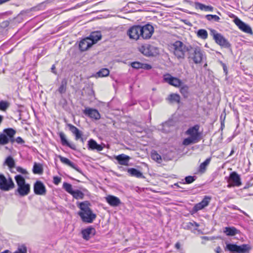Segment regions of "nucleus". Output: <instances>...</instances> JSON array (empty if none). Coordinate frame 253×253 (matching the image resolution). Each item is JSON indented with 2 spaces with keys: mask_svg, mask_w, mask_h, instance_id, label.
Masks as SVG:
<instances>
[{
  "mask_svg": "<svg viewBox=\"0 0 253 253\" xmlns=\"http://www.w3.org/2000/svg\"><path fill=\"white\" fill-rule=\"evenodd\" d=\"M90 205V203L88 201L81 202L78 205L81 210L78 214L84 222L92 223L96 217V214L93 213L89 208Z\"/></svg>",
  "mask_w": 253,
  "mask_h": 253,
  "instance_id": "f257e3e1",
  "label": "nucleus"
},
{
  "mask_svg": "<svg viewBox=\"0 0 253 253\" xmlns=\"http://www.w3.org/2000/svg\"><path fill=\"white\" fill-rule=\"evenodd\" d=\"M199 129L200 126L198 125L189 127L185 132L186 134L189 137L183 140V144L187 146L199 142L202 138V134L199 132Z\"/></svg>",
  "mask_w": 253,
  "mask_h": 253,
  "instance_id": "f03ea898",
  "label": "nucleus"
},
{
  "mask_svg": "<svg viewBox=\"0 0 253 253\" xmlns=\"http://www.w3.org/2000/svg\"><path fill=\"white\" fill-rule=\"evenodd\" d=\"M171 48L175 56L179 60L184 59L185 53L191 49V45L187 46L180 41H176L171 44Z\"/></svg>",
  "mask_w": 253,
  "mask_h": 253,
  "instance_id": "7ed1b4c3",
  "label": "nucleus"
},
{
  "mask_svg": "<svg viewBox=\"0 0 253 253\" xmlns=\"http://www.w3.org/2000/svg\"><path fill=\"white\" fill-rule=\"evenodd\" d=\"M15 179L17 185V189L15 191V194L20 197L28 195L30 192V185L26 183L24 178L21 175L15 176Z\"/></svg>",
  "mask_w": 253,
  "mask_h": 253,
  "instance_id": "20e7f679",
  "label": "nucleus"
},
{
  "mask_svg": "<svg viewBox=\"0 0 253 253\" xmlns=\"http://www.w3.org/2000/svg\"><path fill=\"white\" fill-rule=\"evenodd\" d=\"M16 130L12 128H7L3 130L0 133V145H4L9 142L13 143L15 141L14 136Z\"/></svg>",
  "mask_w": 253,
  "mask_h": 253,
  "instance_id": "39448f33",
  "label": "nucleus"
},
{
  "mask_svg": "<svg viewBox=\"0 0 253 253\" xmlns=\"http://www.w3.org/2000/svg\"><path fill=\"white\" fill-rule=\"evenodd\" d=\"M225 244V251L229 252L230 253H249L251 250L250 245L248 244H242L239 246L236 244L228 243Z\"/></svg>",
  "mask_w": 253,
  "mask_h": 253,
  "instance_id": "423d86ee",
  "label": "nucleus"
},
{
  "mask_svg": "<svg viewBox=\"0 0 253 253\" xmlns=\"http://www.w3.org/2000/svg\"><path fill=\"white\" fill-rule=\"evenodd\" d=\"M211 34L215 42L220 46L226 48H230L231 45L228 41L221 34L218 33L215 30H211Z\"/></svg>",
  "mask_w": 253,
  "mask_h": 253,
  "instance_id": "0eeeda50",
  "label": "nucleus"
},
{
  "mask_svg": "<svg viewBox=\"0 0 253 253\" xmlns=\"http://www.w3.org/2000/svg\"><path fill=\"white\" fill-rule=\"evenodd\" d=\"M189 54V58H191L195 64L200 63L204 58L203 51L199 46L194 47L191 46Z\"/></svg>",
  "mask_w": 253,
  "mask_h": 253,
  "instance_id": "6e6552de",
  "label": "nucleus"
},
{
  "mask_svg": "<svg viewBox=\"0 0 253 253\" xmlns=\"http://www.w3.org/2000/svg\"><path fill=\"white\" fill-rule=\"evenodd\" d=\"M15 184L11 177L6 179L3 174H0V189L8 191L14 188Z\"/></svg>",
  "mask_w": 253,
  "mask_h": 253,
  "instance_id": "1a4fd4ad",
  "label": "nucleus"
},
{
  "mask_svg": "<svg viewBox=\"0 0 253 253\" xmlns=\"http://www.w3.org/2000/svg\"><path fill=\"white\" fill-rule=\"evenodd\" d=\"M139 51L146 56H154L159 53L158 48L149 44L142 45L139 48Z\"/></svg>",
  "mask_w": 253,
  "mask_h": 253,
  "instance_id": "9d476101",
  "label": "nucleus"
},
{
  "mask_svg": "<svg viewBox=\"0 0 253 253\" xmlns=\"http://www.w3.org/2000/svg\"><path fill=\"white\" fill-rule=\"evenodd\" d=\"M227 182L228 183L227 185L228 188L234 186L239 187L242 184L240 176L235 171H233L230 173L229 177L227 179Z\"/></svg>",
  "mask_w": 253,
  "mask_h": 253,
  "instance_id": "9b49d317",
  "label": "nucleus"
},
{
  "mask_svg": "<svg viewBox=\"0 0 253 253\" xmlns=\"http://www.w3.org/2000/svg\"><path fill=\"white\" fill-rule=\"evenodd\" d=\"M141 37L143 39H149L154 33V28L150 24H147L143 26H140Z\"/></svg>",
  "mask_w": 253,
  "mask_h": 253,
  "instance_id": "f8f14e48",
  "label": "nucleus"
},
{
  "mask_svg": "<svg viewBox=\"0 0 253 253\" xmlns=\"http://www.w3.org/2000/svg\"><path fill=\"white\" fill-rule=\"evenodd\" d=\"M163 80L166 83L175 87H180L182 85V82L180 79L172 77L169 74L164 75Z\"/></svg>",
  "mask_w": 253,
  "mask_h": 253,
  "instance_id": "ddd939ff",
  "label": "nucleus"
},
{
  "mask_svg": "<svg viewBox=\"0 0 253 253\" xmlns=\"http://www.w3.org/2000/svg\"><path fill=\"white\" fill-rule=\"evenodd\" d=\"M127 35L131 39L138 40L140 36V25L133 26L127 31Z\"/></svg>",
  "mask_w": 253,
  "mask_h": 253,
  "instance_id": "4468645a",
  "label": "nucleus"
},
{
  "mask_svg": "<svg viewBox=\"0 0 253 253\" xmlns=\"http://www.w3.org/2000/svg\"><path fill=\"white\" fill-rule=\"evenodd\" d=\"M34 191L36 195H44L46 194L45 187L41 181H37L35 183Z\"/></svg>",
  "mask_w": 253,
  "mask_h": 253,
  "instance_id": "2eb2a0df",
  "label": "nucleus"
},
{
  "mask_svg": "<svg viewBox=\"0 0 253 253\" xmlns=\"http://www.w3.org/2000/svg\"><path fill=\"white\" fill-rule=\"evenodd\" d=\"M211 200V197L208 196H205L201 202L194 206L193 207V211L197 212L198 211L203 209L209 204Z\"/></svg>",
  "mask_w": 253,
  "mask_h": 253,
  "instance_id": "dca6fc26",
  "label": "nucleus"
},
{
  "mask_svg": "<svg viewBox=\"0 0 253 253\" xmlns=\"http://www.w3.org/2000/svg\"><path fill=\"white\" fill-rule=\"evenodd\" d=\"M83 112L85 115L91 119L97 120L100 118V115L98 111L96 109L90 108H86L83 111Z\"/></svg>",
  "mask_w": 253,
  "mask_h": 253,
  "instance_id": "f3484780",
  "label": "nucleus"
},
{
  "mask_svg": "<svg viewBox=\"0 0 253 253\" xmlns=\"http://www.w3.org/2000/svg\"><path fill=\"white\" fill-rule=\"evenodd\" d=\"M235 20L236 25L240 30L247 34H253L252 29L249 25L243 22L241 20L237 19Z\"/></svg>",
  "mask_w": 253,
  "mask_h": 253,
  "instance_id": "a211bd4d",
  "label": "nucleus"
},
{
  "mask_svg": "<svg viewBox=\"0 0 253 253\" xmlns=\"http://www.w3.org/2000/svg\"><path fill=\"white\" fill-rule=\"evenodd\" d=\"M105 200L110 206L113 207H118L122 204L120 199L113 195H108L105 197Z\"/></svg>",
  "mask_w": 253,
  "mask_h": 253,
  "instance_id": "6ab92c4d",
  "label": "nucleus"
},
{
  "mask_svg": "<svg viewBox=\"0 0 253 253\" xmlns=\"http://www.w3.org/2000/svg\"><path fill=\"white\" fill-rule=\"evenodd\" d=\"M92 45V42H90L88 37L81 40L79 43V48L82 51L88 49Z\"/></svg>",
  "mask_w": 253,
  "mask_h": 253,
  "instance_id": "aec40b11",
  "label": "nucleus"
},
{
  "mask_svg": "<svg viewBox=\"0 0 253 253\" xmlns=\"http://www.w3.org/2000/svg\"><path fill=\"white\" fill-rule=\"evenodd\" d=\"M115 159L121 165L128 166L130 158L125 154H122L115 156Z\"/></svg>",
  "mask_w": 253,
  "mask_h": 253,
  "instance_id": "412c9836",
  "label": "nucleus"
},
{
  "mask_svg": "<svg viewBox=\"0 0 253 253\" xmlns=\"http://www.w3.org/2000/svg\"><path fill=\"white\" fill-rule=\"evenodd\" d=\"M95 234V229L91 226L87 227L82 231L83 238L86 240H88L90 238V235L94 236Z\"/></svg>",
  "mask_w": 253,
  "mask_h": 253,
  "instance_id": "4be33fe9",
  "label": "nucleus"
},
{
  "mask_svg": "<svg viewBox=\"0 0 253 253\" xmlns=\"http://www.w3.org/2000/svg\"><path fill=\"white\" fill-rule=\"evenodd\" d=\"M87 148L89 150H96L97 151H101L103 150L104 147L101 145L97 144L94 140L90 139L88 141Z\"/></svg>",
  "mask_w": 253,
  "mask_h": 253,
  "instance_id": "5701e85b",
  "label": "nucleus"
},
{
  "mask_svg": "<svg viewBox=\"0 0 253 253\" xmlns=\"http://www.w3.org/2000/svg\"><path fill=\"white\" fill-rule=\"evenodd\" d=\"M59 135L61 139V143L63 146H67L72 149V150H76V147L74 144L70 143L67 140L66 135L63 132H60Z\"/></svg>",
  "mask_w": 253,
  "mask_h": 253,
  "instance_id": "b1692460",
  "label": "nucleus"
},
{
  "mask_svg": "<svg viewBox=\"0 0 253 253\" xmlns=\"http://www.w3.org/2000/svg\"><path fill=\"white\" fill-rule=\"evenodd\" d=\"M68 126L70 131L75 135V139L78 140L83 136V134L82 131L80 130L77 127L72 124H68Z\"/></svg>",
  "mask_w": 253,
  "mask_h": 253,
  "instance_id": "393cba45",
  "label": "nucleus"
},
{
  "mask_svg": "<svg viewBox=\"0 0 253 253\" xmlns=\"http://www.w3.org/2000/svg\"><path fill=\"white\" fill-rule=\"evenodd\" d=\"M58 157L62 163L72 168L79 172H81V170L79 167L75 164L71 162L70 160L60 155H59Z\"/></svg>",
  "mask_w": 253,
  "mask_h": 253,
  "instance_id": "a878e982",
  "label": "nucleus"
},
{
  "mask_svg": "<svg viewBox=\"0 0 253 253\" xmlns=\"http://www.w3.org/2000/svg\"><path fill=\"white\" fill-rule=\"evenodd\" d=\"M102 35L100 31H95L92 32L88 38L89 39L90 42H92V45L96 43L101 39Z\"/></svg>",
  "mask_w": 253,
  "mask_h": 253,
  "instance_id": "bb28decb",
  "label": "nucleus"
},
{
  "mask_svg": "<svg viewBox=\"0 0 253 253\" xmlns=\"http://www.w3.org/2000/svg\"><path fill=\"white\" fill-rule=\"evenodd\" d=\"M127 171L132 176H135L137 178H145L142 173L136 169L129 168L127 169Z\"/></svg>",
  "mask_w": 253,
  "mask_h": 253,
  "instance_id": "cd10ccee",
  "label": "nucleus"
},
{
  "mask_svg": "<svg viewBox=\"0 0 253 253\" xmlns=\"http://www.w3.org/2000/svg\"><path fill=\"white\" fill-rule=\"evenodd\" d=\"M223 232L225 233L227 236H233L238 234L239 230L233 226L226 227L224 229Z\"/></svg>",
  "mask_w": 253,
  "mask_h": 253,
  "instance_id": "c85d7f7f",
  "label": "nucleus"
},
{
  "mask_svg": "<svg viewBox=\"0 0 253 253\" xmlns=\"http://www.w3.org/2000/svg\"><path fill=\"white\" fill-rule=\"evenodd\" d=\"M195 5L196 9H200L206 11H212L213 10V7L211 5H206L199 2H195Z\"/></svg>",
  "mask_w": 253,
  "mask_h": 253,
  "instance_id": "c756f323",
  "label": "nucleus"
},
{
  "mask_svg": "<svg viewBox=\"0 0 253 253\" xmlns=\"http://www.w3.org/2000/svg\"><path fill=\"white\" fill-rule=\"evenodd\" d=\"M33 172L34 174H42L43 173L42 165L41 164L35 163L33 168Z\"/></svg>",
  "mask_w": 253,
  "mask_h": 253,
  "instance_id": "7c9ffc66",
  "label": "nucleus"
},
{
  "mask_svg": "<svg viewBox=\"0 0 253 253\" xmlns=\"http://www.w3.org/2000/svg\"><path fill=\"white\" fill-rule=\"evenodd\" d=\"M168 99L170 103H179L180 102V97L178 94L172 93L169 95Z\"/></svg>",
  "mask_w": 253,
  "mask_h": 253,
  "instance_id": "2f4dec72",
  "label": "nucleus"
},
{
  "mask_svg": "<svg viewBox=\"0 0 253 253\" xmlns=\"http://www.w3.org/2000/svg\"><path fill=\"white\" fill-rule=\"evenodd\" d=\"M76 199H83L84 194L79 190H74L71 194Z\"/></svg>",
  "mask_w": 253,
  "mask_h": 253,
  "instance_id": "473e14b6",
  "label": "nucleus"
},
{
  "mask_svg": "<svg viewBox=\"0 0 253 253\" xmlns=\"http://www.w3.org/2000/svg\"><path fill=\"white\" fill-rule=\"evenodd\" d=\"M4 164L7 165L10 169H12L15 167V163L13 158L9 156L5 159Z\"/></svg>",
  "mask_w": 253,
  "mask_h": 253,
  "instance_id": "72a5a7b5",
  "label": "nucleus"
},
{
  "mask_svg": "<svg viewBox=\"0 0 253 253\" xmlns=\"http://www.w3.org/2000/svg\"><path fill=\"white\" fill-rule=\"evenodd\" d=\"M66 86L67 80L65 79H64L62 80L61 82V84L58 89V92L60 94L64 93L66 91Z\"/></svg>",
  "mask_w": 253,
  "mask_h": 253,
  "instance_id": "f704fd0d",
  "label": "nucleus"
},
{
  "mask_svg": "<svg viewBox=\"0 0 253 253\" xmlns=\"http://www.w3.org/2000/svg\"><path fill=\"white\" fill-rule=\"evenodd\" d=\"M180 87V92L184 98H187L189 96V86L187 85H183Z\"/></svg>",
  "mask_w": 253,
  "mask_h": 253,
  "instance_id": "c9c22d12",
  "label": "nucleus"
},
{
  "mask_svg": "<svg viewBox=\"0 0 253 253\" xmlns=\"http://www.w3.org/2000/svg\"><path fill=\"white\" fill-rule=\"evenodd\" d=\"M197 36L198 37L202 39H206L208 38V32L205 29H200L197 32Z\"/></svg>",
  "mask_w": 253,
  "mask_h": 253,
  "instance_id": "e433bc0d",
  "label": "nucleus"
},
{
  "mask_svg": "<svg viewBox=\"0 0 253 253\" xmlns=\"http://www.w3.org/2000/svg\"><path fill=\"white\" fill-rule=\"evenodd\" d=\"M205 18L209 21L219 22L220 17L216 15L208 14L205 16Z\"/></svg>",
  "mask_w": 253,
  "mask_h": 253,
  "instance_id": "4c0bfd02",
  "label": "nucleus"
},
{
  "mask_svg": "<svg viewBox=\"0 0 253 253\" xmlns=\"http://www.w3.org/2000/svg\"><path fill=\"white\" fill-rule=\"evenodd\" d=\"M211 161V158H207L204 162L201 164L200 166V169L201 171L205 170L206 167L209 165Z\"/></svg>",
  "mask_w": 253,
  "mask_h": 253,
  "instance_id": "58836bf2",
  "label": "nucleus"
},
{
  "mask_svg": "<svg viewBox=\"0 0 253 253\" xmlns=\"http://www.w3.org/2000/svg\"><path fill=\"white\" fill-rule=\"evenodd\" d=\"M63 188L67 192L70 194H71L72 192L74 191L73 190L72 185L67 182L63 183Z\"/></svg>",
  "mask_w": 253,
  "mask_h": 253,
  "instance_id": "ea45409f",
  "label": "nucleus"
},
{
  "mask_svg": "<svg viewBox=\"0 0 253 253\" xmlns=\"http://www.w3.org/2000/svg\"><path fill=\"white\" fill-rule=\"evenodd\" d=\"M151 157L153 160L156 161L158 163H161L162 160L161 156L156 151H153L152 152Z\"/></svg>",
  "mask_w": 253,
  "mask_h": 253,
  "instance_id": "a19ab883",
  "label": "nucleus"
},
{
  "mask_svg": "<svg viewBox=\"0 0 253 253\" xmlns=\"http://www.w3.org/2000/svg\"><path fill=\"white\" fill-rule=\"evenodd\" d=\"M109 71L108 69L106 68H103L99 70L97 73V74L98 75V76L99 77H106L109 75Z\"/></svg>",
  "mask_w": 253,
  "mask_h": 253,
  "instance_id": "79ce46f5",
  "label": "nucleus"
},
{
  "mask_svg": "<svg viewBox=\"0 0 253 253\" xmlns=\"http://www.w3.org/2000/svg\"><path fill=\"white\" fill-rule=\"evenodd\" d=\"M10 104L7 101L1 100L0 101V110L5 111L9 106Z\"/></svg>",
  "mask_w": 253,
  "mask_h": 253,
  "instance_id": "37998d69",
  "label": "nucleus"
},
{
  "mask_svg": "<svg viewBox=\"0 0 253 253\" xmlns=\"http://www.w3.org/2000/svg\"><path fill=\"white\" fill-rule=\"evenodd\" d=\"M196 179V176H188L185 177V183L187 184H190L194 181Z\"/></svg>",
  "mask_w": 253,
  "mask_h": 253,
  "instance_id": "c03bdc74",
  "label": "nucleus"
},
{
  "mask_svg": "<svg viewBox=\"0 0 253 253\" xmlns=\"http://www.w3.org/2000/svg\"><path fill=\"white\" fill-rule=\"evenodd\" d=\"M142 63L139 62H133L131 63V66L133 68L136 69H141Z\"/></svg>",
  "mask_w": 253,
  "mask_h": 253,
  "instance_id": "a18cd8bd",
  "label": "nucleus"
},
{
  "mask_svg": "<svg viewBox=\"0 0 253 253\" xmlns=\"http://www.w3.org/2000/svg\"><path fill=\"white\" fill-rule=\"evenodd\" d=\"M27 253V249L24 246H22L20 247H19L17 251H16L13 253Z\"/></svg>",
  "mask_w": 253,
  "mask_h": 253,
  "instance_id": "49530a36",
  "label": "nucleus"
},
{
  "mask_svg": "<svg viewBox=\"0 0 253 253\" xmlns=\"http://www.w3.org/2000/svg\"><path fill=\"white\" fill-rule=\"evenodd\" d=\"M229 208L230 209H233V210H238L239 211L243 213L244 215H245L246 216H248V214L245 211H243L241 210V209H240L238 207H237L235 205H232L231 206L229 207Z\"/></svg>",
  "mask_w": 253,
  "mask_h": 253,
  "instance_id": "de8ad7c7",
  "label": "nucleus"
},
{
  "mask_svg": "<svg viewBox=\"0 0 253 253\" xmlns=\"http://www.w3.org/2000/svg\"><path fill=\"white\" fill-rule=\"evenodd\" d=\"M141 69L149 70L152 69V66L149 64L147 63H142V67Z\"/></svg>",
  "mask_w": 253,
  "mask_h": 253,
  "instance_id": "09e8293b",
  "label": "nucleus"
},
{
  "mask_svg": "<svg viewBox=\"0 0 253 253\" xmlns=\"http://www.w3.org/2000/svg\"><path fill=\"white\" fill-rule=\"evenodd\" d=\"M16 170L18 172L24 174L27 173V170L25 169H24L20 167H17Z\"/></svg>",
  "mask_w": 253,
  "mask_h": 253,
  "instance_id": "8fccbe9b",
  "label": "nucleus"
},
{
  "mask_svg": "<svg viewBox=\"0 0 253 253\" xmlns=\"http://www.w3.org/2000/svg\"><path fill=\"white\" fill-rule=\"evenodd\" d=\"M61 178L58 176L53 177V183L55 185H58L61 181Z\"/></svg>",
  "mask_w": 253,
  "mask_h": 253,
  "instance_id": "3c124183",
  "label": "nucleus"
},
{
  "mask_svg": "<svg viewBox=\"0 0 253 253\" xmlns=\"http://www.w3.org/2000/svg\"><path fill=\"white\" fill-rule=\"evenodd\" d=\"M228 16L231 18H233V22L236 24V20H240L237 16H236L235 15L232 13H230Z\"/></svg>",
  "mask_w": 253,
  "mask_h": 253,
  "instance_id": "603ef678",
  "label": "nucleus"
},
{
  "mask_svg": "<svg viewBox=\"0 0 253 253\" xmlns=\"http://www.w3.org/2000/svg\"><path fill=\"white\" fill-rule=\"evenodd\" d=\"M15 141L18 144H23L24 143L23 139L20 136L17 137Z\"/></svg>",
  "mask_w": 253,
  "mask_h": 253,
  "instance_id": "864d4df0",
  "label": "nucleus"
},
{
  "mask_svg": "<svg viewBox=\"0 0 253 253\" xmlns=\"http://www.w3.org/2000/svg\"><path fill=\"white\" fill-rule=\"evenodd\" d=\"M188 226H194V225H195L196 227H198L199 226V224L197 222H189L188 223Z\"/></svg>",
  "mask_w": 253,
  "mask_h": 253,
  "instance_id": "5fc2aeb1",
  "label": "nucleus"
},
{
  "mask_svg": "<svg viewBox=\"0 0 253 253\" xmlns=\"http://www.w3.org/2000/svg\"><path fill=\"white\" fill-rule=\"evenodd\" d=\"M215 251H216V253H220L222 251V250H221V248L218 246L216 248Z\"/></svg>",
  "mask_w": 253,
  "mask_h": 253,
  "instance_id": "6e6d98bb",
  "label": "nucleus"
},
{
  "mask_svg": "<svg viewBox=\"0 0 253 253\" xmlns=\"http://www.w3.org/2000/svg\"><path fill=\"white\" fill-rule=\"evenodd\" d=\"M223 68L224 72L226 74L227 73V69L226 65L224 64H223Z\"/></svg>",
  "mask_w": 253,
  "mask_h": 253,
  "instance_id": "4d7b16f0",
  "label": "nucleus"
},
{
  "mask_svg": "<svg viewBox=\"0 0 253 253\" xmlns=\"http://www.w3.org/2000/svg\"><path fill=\"white\" fill-rule=\"evenodd\" d=\"M2 24L4 26L6 27L9 25V22L7 21L3 22Z\"/></svg>",
  "mask_w": 253,
  "mask_h": 253,
  "instance_id": "13d9d810",
  "label": "nucleus"
},
{
  "mask_svg": "<svg viewBox=\"0 0 253 253\" xmlns=\"http://www.w3.org/2000/svg\"><path fill=\"white\" fill-rule=\"evenodd\" d=\"M175 248H176L177 249H180V244H179L178 242L176 243L175 244Z\"/></svg>",
  "mask_w": 253,
  "mask_h": 253,
  "instance_id": "bf43d9fd",
  "label": "nucleus"
},
{
  "mask_svg": "<svg viewBox=\"0 0 253 253\" xmlns=\"http://www.w3.org/2000/svg\"><path fill=\"white\" fill-rule=\"evenodd\" d=\"M55 65H53L51 69V71L52 72L54 73V74H56V72L55 71Z\"/></svg>",
  "mask_w": 253,
  "mask_h": 253,
  "instance_id": "052dcab7",
  "label": "nucleus"
},
{
  "mask_svg": "<svg viewBox=\"0 0 253 253\" xmlns=\"http://www.w3.org/2000/svg\"><path fill=\"white\" fill-rule=\"evenodd\" d=\"M3 118V116H0V124H1V123L2 121Z\"/></svg>",
  "mask_w": 253,
  "mask_h": 253,
  "instance_id": "680f3d73",
  "label": "nucleus"
},
{
  "mask_svg": "<svg viewBox=\"0 0 253 253\" xmlns=\"http://www.w3.org/2000/svg\"><path fill=\"white\" fill-rule=\"evenodd\" d=\"M1 253H10L8 250H5V251L1 252Z\"/></svg>",
  "mask_w": 253,
  "mask_h": 253,
  "instance_id": "e2e57ef3",
  "label": "nucleus"
},
{
  "mask_svg": "<svg viewBox=\"0 0 253 253\" xmlns=\"http://www.w3.org/2000/svg\"><path fill=\"white\" fill-rule=\"evenodd\" d=\"M233 153H234V150H233V149H232V150H231V151L230 153L229 156L232 155Z\"/></svg>",
  "mask_w": 253,
  "mask_h": 253,
  "instance_id": "0e129e2a",
  "label": "nucleus"
},
{
  "mask_svg": "<svg viewBox=\"0 0 253 253\" xmlns=\"http://www.w3.org/2000/svg\"><path fill=\"white\" fill-rule=\"evenodd\" d=\"M81 140V141L82 142H84V140L83 139V138L82 137V136H81V138H80V139Z\"/></svg>",
  "mask_w": 253,
  "mask_h": 253,
  "instance_id": "69168bd1",
  "label": "nucleus"
},
{
  "mask_svg": "<svg viewBox=\"0 0 253 253\" xmlns=\"http://www.w3.org/2000/svg\"><path fill=\"white\" fill-rule=\"evenodd\" d=\"M168 124L167 123H165L163 124L164 126H168Z\"/></svg>",
  "mask_w": 253,
  "mask_h": 253,
  "instance_id": "338daca9",
  "label": "nucleus"
},
{
  "mask_svg": "<svg viewBox=\"0 0 253 253\" xmlns=\"http://www.w3.org/2000/svg\"><path fill=\"white\" fill-rule=\"evenodd\" d=\"M175 185H176V186H178V184H177V183L175 184Z\"/></svg>",
  "mask_w": 253,
  "mask_h": 253,
  "instance_id": "774afa93",
  "label": "nucleus"
}]
</instances>
